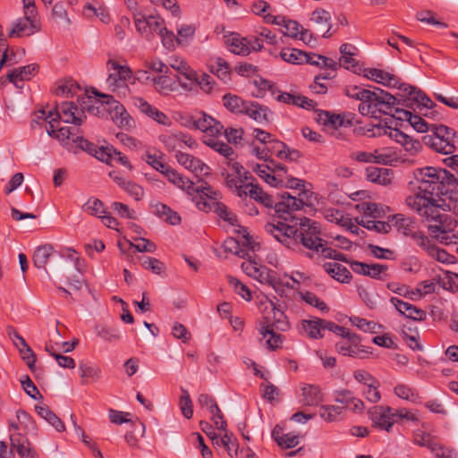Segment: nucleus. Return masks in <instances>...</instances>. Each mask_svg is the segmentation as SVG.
<instances>
[{
    "label": "nucleus",
    "instance_id": "f257e3e1",
    "mask_svg": "<svg viewBox=\"0 0 458 458\" xmlns=\"http://www.w3.org/2000/svg\"><path fill=\"white\" fill-rule=\"evenodd\" d=\"M113 96L99 92L97 89H85L82 95H78L80 107L74 102H62L54 110L48 111L50 120L72 123L81 127L86 119L85 111L98 117L114 120L111 110Z\"/></svg>",
    "mask_w": 458,
    "mask_h": 458
},
{
    "label": "nucleus",
    "instance_id": "f03ea898",
    "mask_svg": "<svg viewBox=\"0 0 458 458\" xmlns=\"http://www.w3.org/2000/svg\"><path fill=\"white\" fill-rule=\"evenodd\" d=\"M418 132L431 131L422 137V142L437 153L450 155L455 151L458 143L457 131L445 124H428L423 118L414 122L412 127Z\"/></svg>",
    "mask_w": 458,
    "mask_h": 458
},
{
    "label": "nucleus",
    "instance_id": "7ed1b4c3",
    "mask_svg": "<svg viewBox=\"0 0 458 458\" xmlns=\"http://www.w3.org/2000/svg\"><path fill=\"white\" fill-rule=\"evenodd\" d=\"M428 223V231L431 238L437 241L444 234L452 233L457 226V220L452 216L437 210V200H422V204L411 207Z\"/></svg>",
    "mask_w": 458,
    "mask_h": 458
},
{
    "label": "nucleus",
    "instance_id": "20e7f679",
    "mask_svg": "<svg viewBox=\"0 0 458 458\" xmlns=\"http://www.w3.org/2000/svg\"><path fill=\"white\" fill-rule=\"evenodd\" d=\"M415 178L420 182L417 192L414 196L406 198V204L409 207L422 204V200H437L434 197L440 198L443 189V182H439L438 168L434 166H426L418 169L415 173Z\"/></svg>",
    "mask_w": 458,
    "mask_h": 458
},
{
    "label": "nucleus",
    "instance_id": "39448f33",
    "mask_svg": "<svg viewBox=\"0 0 458 458\" xmlns=\"http://www.w3.org/2000/svg\"><path fill=\"white\" fill-rule=\"evenodd\" d=\"M278 197L280 200L275 202L273 196L264 191V193L259 197V199L258 202L261 203L266 208H274L277 216L283 220H288L285 215H290V213L293 211L301 210L304 207L310 208V210H305V212L310 215H312V212L316 211L313 204H308L304 202L302 199H297L287 191L278 194Z\"/></svg>",
    "mask_w": 458,
    "mask_h": 458
},
{
    "label": "nucleus",
    "instance_id": "423d86ee",
    "mask_svg": "<svg viewBox=\"0 0 458 458\" xmlns=\"http://www.w3.org/2000/svg\"><path fill=\"white\" fill-rule=\"evenodd\" d=\"M294 238H296L297 249L301 244L304 248L317 252L325 242L321 238L320 224L306 216L298 217Z\"/></svg>",
    "mask_w": 458,
    "mask_h": 458
},
{
    "label": "nucleus",
    "instance_id": "0eeeda50",
    "mask_svg": "<svg viewBox=\"0 0 458 458\" xmlns=\"http://www.w3.org/2000/svg\"><path fill=\"white\" fill-rule=\"evenodd\" d=\"M285 216L288 220H284V222L280 221L276 225L267 222L264 226L265 231L287 249L297 250V242L296 238H294V232L296 233L298 217L293 216L292 213L285 215Z\"/></svg>",
    "mask_w": 458,
    "mask_h": 458
},
{
    "label": "nucleus",
    "instance_id": "6e6552de",
    "mask_svg": "<svg viewBox=\"0 0 458 458\" xmlns=\"http://www.w3.org/2000/svg\"><path fill=\"white\" fill-rule=\"evenodd\" d=\"M444 163L454 172H450L445 168H438L439 182H443L441 194L446 198L453 191H458V155H452L444 159Z\"/></svg>",
    "mask_w": 458,
    "mask_h": 458
},
{
    "label": "nucleus",
    "instance_id": "1a4fd4ad",
    "mask_svg": "<svg viewBox=\"0 0 458 458\" xmlns=\"http://www.w3.org/2000/svg\"><path fill=\"white\" fill-rule=\"evenodd\" d=\"M72 142L76 143L81 150L95 157L98 160L112 165L113 154L114 152L112 146H98L84 139L83 132L72 138Z\"/></svg>",
    "mask_w": 458,
    "mask_h": 458
},
{
    "label": "nucleus",
    "instance_id": "9d476101",
    "mask_svg": "<svg viewBox=\"0 0 458 458\" xmlns=\"http://www.w3.org/2000/svg\"><path fill=\"white\" fill-rule=\"evenodd\" d=\"M72 142L76 143L81 150L95 157L98 160L112 165L113 154L114 152L112 146H98L84 139L83 132L72 138Z\"/></svg>",
    "mask_w": 458,
    "mask_h": 458
},
{
    "label": "nucleus",
    "instance_id": "9b49d317",
    "mask_svg": "<svg viewBox=\"0 0 458 458\" xmlns=\"http://www.w3.org/2000/svg\"><path fill=\"white\" fill-rule=\"evenodd\" d=\"M372 427L390 432L394 424V409L387 405H376L369 409Z\"/></svg>",
    "mask_w": 458,
    "mask_h": 458
},
{
    "label": "nucleus",
    "instance_id": "f8f14e48",
    "mask_svg": "<svg viewBox=\"0 0 458 458\" xmlns=\"http://www.w3.org/2000/svg\"><path fill=\"white\" fill-rule=\"evenodd\" d=\"M135 26L137 30L142 34L148 40H151L154 34L160 35V30L165 28V21L160 16L142 15L141 18L135 17Z\"/></svg>",
    "mask_w": 458,
    "mask_h": 458
},
{
    "label": "nucleus",
    "instance_id": "ddd939ff",
    "mask_svg": "<svg viewBox=\"0 0 458 458\" xmlns=\"http://www.w3.org/2000/svg\"><path fill=\"white\" fill-rule=\"evenodd\" d=\"M197 208L205 213L213 211L219 216V218L223 219L230 225H239V220L237 216L233 212H232L225 203L221 201H199V203H197Z\"/></svg>",
    "mask_w": 458,
    "mask_h": 458
},
{
    "label": "nucleus",
    "instance_id": "4468645a",
    "mask_svg": "<svg viewBox=\"0 0 458 458\" xmlns=\"http://www.w3.org/2000/svg\"><path fill=\"white\" fill-rule=\"evenodd\" d=\"M56 123L57 122L55 121L49 120L48 127H47V132L50 137L56 139L64 147L68 148L70 145V140H72V138L82 133V130L76 126L61 127L57 129V126L55 125Z\"/></svg>",
    "mask_w": 458,
    "mask_h": 458
},
{
    "label": "nucleus",
    "instance_id": "2eb2a0df",
    "mask_svg": "<svg viewBox=\"0 0 458 458\" xmlns=\"http://www.w3.org/2000/svg\"><path fill=\"white\" fill-rule=\"evenodd\" d=\"M390 302L394 306L399 314L413 321H425L427 312L413 304L403 301L397 297H391Z\"/></svg>",
    "mask_w": 458,
    "mask_h": 458
},
{
    "label": "nucleus",
    "instance_id": "dca6fc26",
    "mask_svg": "<svg viewBox=\"0 0 458 458\" xmlns=\"http://www.w3.org/2000/svg\"><path fill=\"white\" fill-rule=\"evenodd\" d=\"M10 441L21 458H38L37 452L30 447V444L25 435L21 432L10 433Z\"/></svg>",
    "mask_w": 458,
    "mask_h": 458
},
{
    "label": "nucleus",
    "instance_id": "f3484780",
    "mask_svg": "<svg viewBox=\"0 0 458 458\" xmlns=\"http://www.w3.org/2000/svg\"><path fill=\"white\" fill-rule=\"evenodd\" d=\"M82 210L89 215L99 217L105 225L113 228L114 218L106 211L104 204L100 199L96 198L89 199L82 206Z\"/></svg>",
    "mask_w": 458,
    "mask_h": 458
},
{
    "label": "nucleus",
    "instance_id": "a211bd4d",
    "mask_svg": "<svg viewBox=\"0 0 458 458\" xmlns=\"http://www.w3.org/2000/svg\"><path fill=\"white\" fill-rule=\"evenodd\" d=\"M127 82L131 84L135 82L132 71L128 65L116 62V95H125L129 91Z\"/></svg>",
    "mask_w": 458,
    "mask_h": 458
},
{
    "label": "nucleus",
    "instance_id": "6ab92c4d",
    "mask_svg": "<svg viewBox=\"0 0 458 458\" xmlns=\"http://www.w3.org/2000/svg\"><path fill=\"white\" fill-rule=\"evenodd\" d=\"M62 256L55 251L52 245L44 244L38 246L33 254V263L38 268H43L47 272L46 265L50 259H60Z\"/></svg>",
    "mask_w": 458,
    "mask_h": 458
},
{
    "label": "nucleus",
    "instance_id": "aec40b11",
    "mask_svg": "<svg viewBox=\"0 0 458 458\" xmlns=\"http://www.w3.org/2000/svg\"><path fill=\"white\" fill-rule=\"evenodd\" d=\"M270 114L272 112L268 106L256 101H249L242 113L259 123H268Z\"/></svg>",
    "mask_w": 458,
    "mask_h": 458
},
{
    "label": "nucleus",
    "instance_id": "412c9836",
    "mask_svg": "<svg viewBox=\"0 0 458 458\" xmlns=\"http://www.w3.org/2000/svg\"><path fill=\"white\" fill-rule=\"evenodd\" d=\"M263 322L260 323V327L259 328V334L266 337L269 335V339L267 340V347L270 351H275L279 349L283 345L284 336L281 334L276 333L272 328H270L268 323L269 318L267 317H263Z\"/></svg>",
    "mask_w": 458,
    "mask_h": 458
},
{
    "label": "nucleus",
    "instance_id": "4be33fe9",
    "mask_svg": "<svg viewBox=\"0 0 458 458\" xmlns=\"http://www.w3.org/2000/svg\"><path fill=\"white\" fill-rule=\"evenodd\" d=\"M245 41L246 38L241 37V35L236 32L225 36V43L229 51L238 55L245 56L250 53V48Z\"/></svg>",
    "mask_w": 458,
    "mask_h": 458
},
{
    "label": "nucleus",
    "instance_id": "5701e85b",
    "mask_svg": "<svg viewBox=\"0 0 458 458\" xmlns=\"http://www.w3.org/2000/svg\"><path fill=\"white\" fill-rule=\"evenodd\" d=\"M316 112L318 113L317 122L326 127L337 130L344 124V114L326 110H316Z\"/></svg>",
    "mask_w": 458,
    "mask_h": 458
},
{
    "label": "nucleus",
    "instance_id": "b1692460",
    "mask_svg": "<svg viewBox=\"0 0 458 458\" xmlns=\"http://www.w3.org/2000/svg\"><path fill=\"white\" fill-rule=\"evenodd\" d=\"M35 411L38 416L47 421L51 426H53L58 432H63L65 430V426L64 422L56 416L54 411L50 410V408L46 404H38L35 406Z\"/></svg>",
    "mask_w": 458,
    "mask_h": 458
},
{
    "label": "nucleus",
    "instance_id": "393cba45",
    "mask_svg": "<svg viewBox=\"0 0 458 458\" xmlns=\"http://www.w3.org/2000/svg\"><path fill=\"white\" fill-rule=\"evenodd\" d=\"M274 299L275 301H269L270 306L274 312L273 326H275L277 330L285 332L290 328V323L284 310L281 308V305L278 304L279 300L276 297H274Z\"/></svg>",
    "mask_w": 458,
    "mask_h": 458
},
{
    "label": "nucleus",
    "instance_id": "a878e982",
    "mask_svg": "<svg viewBox=\"0 0 458 458\" xmlns=\"http://www.w3.org/2000/svg\"><path fill=\"white\" fill-rule=\"evenodd\" d=\"M356 209L374 218L384 217L390 212L388 206L375 202H362L356 205Z\"/></svg>",
    "mask_w": 458,
    "mask_h": 458
},
{
    "label": "nucleus",
    "instance_id": "bb28decb",
    "mask_svg": "<svg viewBox=\"0 0 458 458\" xmlns=\"http://www.w3.org/2000/svg\"><path fill=\"white\" fill-rule=\"evenodd\" d=\"M140 240H141L142 243H139V244H133L131 242H122L121 241H118L116 243V246L119 248V250L123 253H125L127 250H133L134 252L137 251V252H148V253H153L156 250L157 246L153 242H151L148 239H145V238H141Z\"/></svg>",
    "mask_w": 458,
    "mask_h": 458
},
{
    "label": "nucleus",
    "instance_id": "cd10ccee",
    "mask_svg": "<svg viewBox=\"0 0 458 458\" xmlns=\"http://www.w3.org/2000/svg\"><path fill=\"white\" fill-rule=\"evenodd\" d=\"M388 222H393L397 231L404 236L411 238V235L414 233L411 230L414 222L411 218L405 217L403 214L389 216Z\"/></svg>",
    "mask_w": 458,
    "mask_h": 458
},
{
    "label": "nucleus",
    "instance_id": "c85d7f7f",
    "mask_svg": "<svg viewBox=\"0 0 458 458\" xmlns=\"http://www.w3.org/2000/svg\"><path fill=\"white\" fill-rule=\"evenodd\" d=\"M140 108L142 113L146 114L148 117L152 118L154 121L162 125H169V118L163 112L159 111L157 107L150 105L143 98H140Z\"/></svg>",
    "mask_w": 458,
    "mask_h": 458
},
{
    "label": "nucleus",
    "instance_id": "c756f323",
    "mask_svg": "<svg viewBox=\"0 0 458 458\" xmlns=\"http://www.w3.org/2000/svg\"><path fill=\"white\" fill-rule=\"evenodd\" d=\"M223 102L225 107L231 113L242 114L244 107H246L249 101L242 99L237 95L227 93L224 95Z\"/></svg>",
    "mask_w": 458,
    "mask_h": 458
},
{
    "label": "nucleus",
    "instance_id": "7c9ffc66",
    "mask_svg": "<svg viewBox=\"0 0 458 458\" xmlns=\"http://www.w3.org/2000/svg\"><path fill=\"white\" fill-rule=\"evenodd\" d=\"M273 142L276 145H281L282 149L277 150L276 157L280 159H284L289 162L298 163L303 157V154L296 149L291 148L286 143L279 140H274Z\"/></svg>",
    "mask_w": 458,
    "mask_h": 458
},
{
    "label": "nucleus",
    "instance_id": "2f4dec72",
    "mask_svg": "<svg viewBox=\"0 0 458 458\" xmlns=\"http://www.w3.org/2000/svg\"><path fill=\"white\" fill-rule=\"evenodd\" d=\"M344 94L353 99L361 102H371L374 92H369V89L361 88L358 85H349L344 88Z\"/></svg>",
    "mask_w": 458,
    "mask_h": 458
},
{
    "label": "nucleus",
    "instance_id": "473e14b6",
    "mask_svg": "<svg viewBox=\"0 0 458 458\" xmlns=\"http://www.w3.org/2000/svg\"><path fill=\"white\" fill-rule=\"evenodd\" d=\"M301 390L305 405L316 406L323 401L322 393L318 386L306 385Z\"/></svg>",
    "mask_w": 458,
    "mask_h": 458
},
{
    "label": "nucleus",
    "instance_id": "72a5a7b5",
    "mask_svg": "<svg viewBox=\"0 0 458 458\" xmlns=\"http://www.w3.org/2000/svg\"><path fill=\"white\" fill-rule=\"evenodd\" d=\"M36 29H32L31 22L25 18H19L13 22V29L9 31L8 36L13 37H22L24 35L30 36Z\"/></svg>",
    "mask_w": 458,
    "mask_h": 458
},
{
    "label": "nucleus",
    "instance_id": "f704fd0d",
    "mask_svg": "<svg viewBox=\"0 0 458 458\" xmlns=\"http://www.w3.org/2000/svg\"><path fill=\"white\" fill-rule=\"evenodd\" d=\"M323 318H314L313 319L302 320V327L307 332L308 335L311 339H321L324 337L322 334L323 328Z\"/></svg>",
    "mask_w": 458,
    "mask_h": 458
},
{
    "label": "nucleus",
    "instance_id": "c9c22d12",
    "mask_svg": "<svg viewBox=\"0 0 458 458\" xmlns=\"http://www.w3.org/2000/svg\"><path fill=\"white\" fill-rule=\"evenodd\" d=\"M38 65L36 64H30L26 66L13 69L7 74V80L9 81H15L16 79H20L21 81H28L30 79L32 74L37 71Z\"/></svg>",
    "mask_w": 458,
    "mask_h": 458
},
{
    "label": "nucleus",
    "instance_id": "e433bc0d",
    "mask_svg": "<svg viewBox=\"0 0 458 458\" xmlns=\"http://www.w3.org/2000/svg\"><path fill=\"white\" fill-rule=\"evenodd\" d=\"M305 184L306 182L304 180L290 175L287 177V182L284 184V187L289 189L301 190V192L299 194L300 197L298 199H302L304 202L310 204L309 200L312 197L314 192L305 189Z\"/></svg>",
    "mask_w": 458,
    "mask_h": 458
},
{
    "label": "nucleus",
    "instance_id": "4c0bfd02",
    "mask_svg": "<svg viewBox=\"0 0 458 458\" xmlns=\"http://www.w3.org/2000/svg\"><path fill=\"white\" fill-rule=\"evenodd\" d=\"M116 183L137 201L140 200L144 195L143 188L132 181H126L116 176Z\"/></svg>",
    "mask_w": 458,
    "mask_h": 458
},
{
    "label": "nucleus",
    "instance_id": "58836bf2",
    "mask_svg": "<svg viewBox=\"0 0 458 458\" xmlns=\"http://www.w3.org/2000/svg\"><path fill=\"white\" fill-rule=\"evenodd\" d=\"M216 72H214L213 66H209V71L216 74L219 80L223 82L227 83L231 81V68L227 61L222 57H216Z\"/></svg>",
    "mask_w": 458,
    "mask_h": 458
},
{
    "label": "nucleus",
    "instance_id": "ea45409f",
    "mask_svg": "<svg viewBox=\"0 0 458 458\" xmlns=\"http://www.w3.org/2000/svg\"><path fill=\"white\" fill-rule=\"evenodd\" d=\"M120 119L119 127L126 131H131L135 127V121L127 112L123 105L116 101V120Z\"/></svg>",
    "mask_w": 458,
    "mask_h": 458
},
{
    "label": "nucleus",
    "instance_id": "a19ab883",
    "mask_svg": "<svg viewBox=\"0 0 458 458\" xmlns=\"http://www.w3.org/2000/svg\"><path fill=\"white\" fill-rule=\"evenodd\" d=\"M386 287L391 292L411 300H414V295L416 294L421 296V289L411 290L409 286L399 283L390 282L386 284Z\"/></svg>",
    "mask_w": 458,
    "mask_h": 458
},
{
    "label": "nucleus",
    "instance_id": "79ce46f5",
    "mask_svg": "<svg viewBox=\"0 0 458 458\" xmlns=\"http://www.w3.org/2000/svg\"><path fill=\"white\" fill-rule=\"evenodd\" d=\"M355 221L359 225L369 231H375L380 233H387L391 228L389 222L373 220L364 221L363 219L360 220L358 217L355 218Z\"/></svg>",
    "mask_w": 458,
    "mask_h": 458
},
{
    "label": "nucleus",
    "instance_id": "37998d69",
    "mask_svg": "<svg viewBox=\"0 0 458 458\" xmlns=\"http://www.w3.org/2000/svg\"><path fill=\"white\" fill-rule=\"evenodd\" d=\"M83 13L86 17H89V18L97 16L104 23H109L111 21V16L109 14V13L103 6L96 7L92 4H87L84 6Z\"/></svg>",
    "mask_w": 458,
    "mask_h": 458
},
{
    "label": "nucleus",
    "instance_id": "c03bdc74",
    "mask_svg": "<svg viewBox=\"0 0 458 458\" xmlns=\"http://www.w3.org/2000/svg\"><path fill=\"white\" fill-rule=\"evenodd\" d=\"M203 143L214 149L215 151L218 152L225 157H229L231 155L233 154V150L232 147H230L228 144L220 141L215 138H204Z\"/></svg>",
    "mask_w": 458,
    "mask_h": 458
},
{
    "label": "nucleus",
    "instance_id": "a18cd8bd",
    "mask_svg": "<svg viewBox=\"0 0 458 458\" xmlns=\"http://www.w3.org/2000/svg\"><path fill=\"white\" fill-rule=\"evenodd\" d=\"M123 423H126L130 426L131 428L137 429V428H140L141 437L145 434V425L141 421L139 420L138 418L136 420L131 419V413L116 411V425H121Z\"/></svg>",
    "mask_w": 458,
    "mask_h": 458
},
{
    "label": "nucleus",
    "instance_id": "49530a36",
    "mask_svg": "<svg viewBox=\"0 0 458 458\" xmlns=\"http://www.w3.org/2000/svg\"><path fill=\"white\" fill-rule=\"evenodd\" d=\"M276 273L267 267L266 266H260L259 273L258 274L257 280L260 283H266L271 285L276 292H277L276 284H280V280L276 276Z\"/></svg>",
    "mask_w": 458,
    "mask_h": 458
},
{
    "label": "nucleus",
    "instance_id": "de8ad7c7",
    "mask_svg": "<svg viewBox=\"0 0 458 458\" xmlns=\"http://www.w3.org/2000/svg\"><path fill=\"white\" fill-rule=\"evenodd\" d=\"M310 19H311V21H313L317 23H323V22L327 23L328 29L322 35V37L325 38H328L331 37L332 34L330 33V30L332 29V25L330 24L331 14L329 12H327V10L322 9V8H317L316 10H314L312 12Z\"/></svg>",
    "mask_w": 458,
    "mask_h": 458
},
{
    "label": "nucleus",
    "instance_id": "09e8293b",
    "mask_svg": "<svg viewBox=\"0 0 458 458\" xmlns=\"http://www.w3.org/2000/svg\"><path fill=\"white\" fill-rule=\"evenodd\" d=\"M221 445H223L231 458L238 457L239 443L233 435H229L227 432L220 437Z\"/></svg>",
    "mask_w": 458,
    "mask_h": 458
},
{
    "label": "nucleus",
    "instance_id": "8fccbe9b",
    "mask_svg": "<svg viewBox=\"0 0 458 458\" xmlns=\"http://www.w3.org/2000/svg\"><path fill=\"white\" fill-rule=\"evenodd\" d=\"M140 262L141 266L145 269L150 270L152 273L157 275H161L165 270V264L156 258L142 256L140 258Z\"/></svg>",
    "mask_w": 458,
    "mask_h": 458
},
{
    "label": "nucleus",
    "instance_id": "3c124183",
    "mask_svg": "<svg viewBox=\"0 0 458 458\" xmlns=\"http://www.w3.org/2000/svg\"><path fill=\"white\" fill-rule=\"evenodd\" d=\"M16 418L25 433L36 431V422L27 411L23 410H18L16 411Z\"/></svg>",
    "mask_w": 458,
    "mask_h": 458
},
{
    "label": "nucleus",
    "instance_id": "603ef678",
    "mask_svg": "<svg viewBox=\"0 0 458 458\" xmlns=\"http://www.w3.org/2000/svg\"><path fill=\"white\" fill-rule=\"evenodd\" d=\"M174 157L180 165L192 173L196 171L197 165L199 163V158L182 151H176Z\"/></svg>",
    "mask_w": 458,
    "mask_h": 458
},
{
    "label": "nucleus",
    "instance_id": "864d4df0",
    "mask_svg": "<svg viewBox=\"0 0 458 458\" xmlns=\"http://www.w3.org/2000/svg\"><path fill=\"white\" fill-rule=\"evenodd\" d=\"M344 407L335 405H321L319 408L320 417L327 422L335 421L343 412Z\"/></svg>",
    "mask_w": 458,
    "mask_h": 458
},
{
    "label": "nucleus",
    "instance_id": "5fc2aeb1",
    "mask_svg": "<svg viewBox=\"0 0 458 458\" xmlns=\"http://www.w3.org/2000/svg\"><path fill=\"white\" fill-rule=\"evenodd\" d=\"M363 76L377 83L384 84L386 79H390V72L377 68H366L363 69Z\"/></svg>",
    "mask_w": 458,
    "mask_h": 458
},
{
    "label": "nucleus",
    "instance_id": "6e6d98bb",
    "mask_svg": "<svg viewBox=\"0 0 458 458\" xmlns=\"http://www.w3.org/2000/svg\"><path fill=\"white\" fill-rule=\"evenodd\" d=\"M301 299L310 306H313L322 312H328L329 307L326 302L321 301L315 293L306 291L304 293H301Z\"/></svg>",
    "mask_w": 458,
    "mask_h": 458
},
{
    "label": "nucleus",
    "instance_id": "4d7b16f0",
    "mask_svg": "<svg viewBox=\"0 0 458 458\" xmlns=\"http://www.w3.org/2000/svg\"><path fill=\"white\" fill-rule=\"evenodd\" d=\"M181 391L182 395L180 396L179 404L182 413L186 419H191L193 415V409L190 394L188 390L183 387L181 388Z\"/></svg>",
    "mask_w": 458,
    "mask_h": 458
},
{
    "label": "nucleus",
    "instance_id": "13d9d810",
    "mask_svg": "<svg viewBox=\"0 0 458 458\" xmlns=\"http://www.w3.org/2000/svg\"><path fill=\"white\" fill-rule=\"evenodd\" d=\"M199 182H201L200 186H195V183L193 182V191H189V196L191 197V200L195 203L197 206V203L199 201H207L203 196V194L208 191L211 190V185L208 184L206 181H204L201 178H199Z\"/></svg>",
    "mask_w": 458,
    "mask_h": 458
},
{
    "label": "nucleus",
    "instance_id": "bf43d9fd",
    "mask_svg": "<svg viewBox=\"0 0 458 458\" xmlns=\"http://www.w3.org/2000/svg\"><path fill=\"white\" fill-rule=\"evenodd\" d=\"M431 251L428 256L437 261L444 264H452L455 260V256L449 254L445 250L439 248L435 244L434 248H430Z\"/></svg>",
    "mask_w": 458,
    "mask_h": 458
},
{
    "label": "nucleus",
    "instance_id": "052dcab7",
    "mask_svg": "<svg viewBox=\"0 0 458 458\" xmlns=\"http://www.w3.org/2000/svg\"><path fill=\"white\" fill-rule=\"evenodd\" d=\"M298 51H301L297 48H284L280 51V57L286 63L292 64H303V55H299Z\"/></svg>",
    "mask_w": 458,
    "mask_h": 458
},
{
    "label": "nucleus",
    "instance_id": "680f3d73",
    "mask_svg": "<svg viewBox=\"0 0 458 458\" xmlns=\"http://www.w3.org/2000/svg\"><path fill=\"white\" fill-rule=\"evenodd\" d=\"M81 90L80 86L72 81H66L59 85L56 89V94L62 97H74L78 95Z\"/></svg>",
    "mask_w": 458,
    "mask_h": 458
},
{
    "label": "nucleus",
    "instance_id": "e2e57ef3",
    "mask_svg": "<svg viewBox=\"0 0 458 458\" xmlns=\"http://www.w3.org/2000/svg\"><path fill=\"white\" fill-rule=\"evenodd\" d=\"M228 283L233 287L234 292L240 294L244 300L249 301L252 299L250 290L236 277L232 276H228Z\"/></svg>",
    "mask_w": 458,
    "mask_h": 458
},
{
    "label": "nucleus",
    "instance_id": "0e129e2a",
    "mask_svg": "<svg viewBox=\"0 0 458 458\" xmlns=\"http://www.w3.org/2000/svg\"><path fill=\"white\" fill-rule=\"evenodd\" d=\"M379 387V382L377 380V382L369 383L366 386V387L363 389L362 394L366 400L372 403H377L381 399L380 392L378 391Z\"/></svg>",
    "mask_w": 458,
    "mask_h": 458
},
{
    "label": "nucleus",
    "instance_id": "69168bd1",
    "mask_svg": "<svg viewBox=\"0 0 458 458\" xmlns=\"http://www.w3.org/2000/svg\"><path fill=\"white\" fill-rule=\"evenodd\" d=\"M79 370L82 378V383H87L88 379H95L98 377V369L93 364L88 362H81Z\"/></svg>",
    "mask_w": 458,
    "mask_h": 458
},
{
    "label": "nucleus",
    "instance_id": "338daca9",
    "mask_svg": "<svg viewBox=\"0 0 458 458\" xmlns=\"http://www.w3.org/2000/svg\"><path fill=\"white\" fill-rule=\"evenodd\" d=\"M21 384L26 394L34 400L42 399L43 396L30 377L26 375L21 379Z\"/></svg>",
    "mask_w": 458,
    "mask_h": 458
},
{
    "label": "nucleus",
    "instance_id": "774afa93",
    "mask_svg": "<svg viewBox=\"0 0 458 458\" xmlns=\"http://www.w3.org/2000/svg\"><path fill=\"white\" fill-rule=\"evenodd\" d=\"M411 239L419 247L425 250L428 255H429L431 251L430 248H434L435 246V243H432L428 237L421 231L414 232L411 235Z\"/></svg>",
    "mask_w": 458,
    "mask_h": 458
}]
</instances>
